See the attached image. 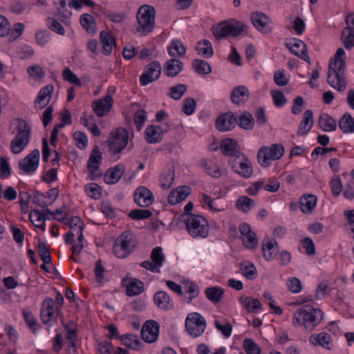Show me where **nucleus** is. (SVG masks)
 Returning a JSON list of instances; mask_svg holds the SVG:
<instances>
[{"label":"nucleus","instance_id":"1","mask_svg":"<svg viewBox=\"0 0 354 354\" xmlns=\"http://www.w3.org/2000/svg\"><path fill=\"white\" fill-rule=\"evenodd\" d=\"M344 54L342 48L337 50L334 60L330 61L327 76L328 83L339 92L345 91L347 85L345 75L346 62L341 58Z\"/></svg>","mask_w":354,"mask_h":354},{"label":"nucleus","instance_id":"2","mask_svg":"<svg viewBox=\"0 0 354 354\" xmlns=\"http://www.w3.org/2000/svg\"><path fill=\"white\" fill-rule=\"evenodd\" d=\"M323 316L324 313L319 308L305 306L294 313L293 324L304 326L306 330L312 331L322 322Z\"/></svg>","mask_w":354,"mask_h":354},{"label":"nucleus","instance_id":"3","mask_svg":"<svg viewBox=\"0 0 354 354\" xmlns=\"http://www.w3.org/2000/svg\"><path fill=\"white\" fill-rule=\"evenodd\" d=\"M247 31L248 26L236 19L223 21L212 28V32L218 40L227 37H238Z\"/></svg>","mask_w":354,"mask_h":354},{"label":"nucleus","instance_id":"4","mask_svg":"<svg viewBox=\"0 0 354 354\" xmlns=\"http://www.w3.org/2000/svg\"><path fill=\"white\" fill-rule=\"evenodd\" d=\"M185 227L193 238H206L209 234V225L205 218L199 214L189 215L184 218Z\"/></svg>","mask_w":354,"mask_h":354},{"label":"nucleus","instance_id":"5","mask_svg":"<svg viewBox=\"0 0 354 354\" xmlns=\"http://www.w3.org/2000/svg\"><path fill=\"white\" fill-rule=\"evenodd\" d=\"M155 9L153 6L143 5L140 7L137 12V21L138 26V32H142L143 35L151 32L155 24Z\"/></svg>","mask_w":354,"mask_h":354},{"label":"nucleus","instance_id":"6","mask_svg":"<svg viewBox=\"0 0 354 354\" xmlns=\"http://www.w3.org/2000/svg\"><path fill=\"white\" fill-rule=\"evenodd\" d=\"M30 127L24 120H21L15 137L10 142V150L17 154L23 151L30 142Z\"/></svg>","mask_w":354,"mask_h":354},{"label":"nucleus","instance_id":"7","mask_svg":"<svg viewBox=\"0 0 354 354\" xmlns=\"http://www.w3.org/2000/svg\"><path fill=\"white\" fill-rule=\"evenodd\" d=\"M129 140V133L124 128H118L112 131L107 140L109 148L114 153H120L127 145Z\"/></svg>","mask_w":354,"mask_h":354},{"label":"nucleus","instance_id":"8","mask_svg":"<svg viewBox=\"0 0 354 354\" xmlns=\"http://www.w3.org/2000/svg\"><path fill=\"white\" fill-rule=\"evenodd\" d=\"M205 328L206 322L201 315L198 313H192L187 315L185 320V328L192 337L201 336Z\"/></svg>","mask_w":354,"mask_h":354},{"label":"nucleus","instance_id":"9","mask_svg":"<svg viewBox=\"0 0 354 354\" xmlns=\"http://www.w3.org/2000/svg\"><path fill=\"white\" fill-rule=\"evenodd\" d=\"M251 19L253 26L264 34L272 32V20L270 17L262 12H254L251 15Z\"/></svg>","mask_w":354,"mask_h":354},{"label":"nucleus","instance_id":"10","mask_svg":"<svg viewBox=\"0 0 354 354\" xmlns=\"http://www.w3.org/2000/svg\"><path fill=\"white\" fill-rule=\"evenodd\" d=\"M161 74V66L157 61H153L148 64L145 72L140 77L141 85L146 86L150 82L157 80Z\"/></svg>","mask_w":354,"mask_h":354},{"label":"nucleus","instance_id":"11","mask_svg":"<svg viewBox=\"0 0 354 354\" xmlns=\"http://www.w3.org/2000/svg\"><path fill=\"white\" fill-rule=\"evenodd\" d=\"M39 151L34 149L26 157L19 161V167L26 174H30L35 171L39 165Z\"/></svg>","mask_w":354,"mask_h":354},{"label":"nucleus","instance_id":"12","mask_svg":"<svg viewBox=\"0 0 354 354\" xmlns=\"http://www.w3.org/2000/svg\"><path fill=\"white\" fill-rule=\"evenodd\" d=\"M159 334V324L153 320L147 321L142 326L141 337L142 339L148 343L156 342Z\"/></svg>","mask_w":354,"mask_h":354},{"label":"nucleus","instance_id":"13","mask_svg":"<svg viewBox=\"0 0 354 354\" xmlns=\"http://www.w3.org/2000/svg\"><path fill=\"white\" fill-rule=\"evenodd\" d=\"M134 201L138 206L146 207L153 202V195L148 188L140 186L134 192Z\"/></svg>","mask_w":354,"mask_h":354},{"label":"nucleus","instance_id":"14","mask_svg":"<svg viewBox=\"0 0 354 354\" xmlns=\"http://www.w3.org/2000/svg\"><path fill=\"white\" fill-rule=\"evenodd\" d=\"M59 309L58 306L55 307V301L51 297L46 298L41 308V319L44 324H49L54 317L55 312Z\"/></svg>","mask_w":354,"mask_h":354},{"label":"nucleus","instance_id":"15","mask_svg":"<svg viewBox=\"0 0 354 354\" xmlns=\"http://www.w3.org/2000/svg\"><path fill=\"white\" fill-rule=\"evenodd\" d=\"M286 45L292 54L304 59L308 64L310 63L306 45L303 41L299 39H293L292 41L286 44Z\"/></svg>","mask_w":354,"mask_h":354},{"label":"nucleus","instance_id":"16","mask_svg":"<svg viewBox=\"0 0 354 354\" xmlns=\"http://www.w3.org/2000/svg\"><path fill=\"white\" fill-rule=\"evenodd\" d=\"M239 159H241V160L238 162V166L236 165L235 161L233 162L232 166V169L243 178H250L253 173L252 163L243 153H242V156H241Z\"/></svg>","mask_w":354,"mask_h":354},{"label":"nucleus","instance_id":"17","mask_svg":"<svg viewBox=\"0 0 354 354\" xmlns=\"http://www.w3.org/2000/svg\"><path fill=\"white\" fill-rule=\"evenodd\" d=\"M237 122V117L232 112L219 116L216 122L218 131H226L232 129Z\"/></svg>","mask_w":354,"mask_h":354},{"label":"nucleus","instance_id":"18","mask_svg":"<svg viewBox=\"0 0 354 354\" xmlns=\"http://www.w3.org/2000/svg\"><path fill=\"white\" fill-rule=\"evenodd\" d=\"M239 231L242 236V241L248 248H254L258 243V240L254 232L251 230L250 226L247 223H242L239 227Z\"/></svg>","mask_w":354,"mask_h":354},{"label":"nucleus","instance_id":"19","mask_svg":"<svg viewBox=\"0 0 354 354\" xmlns=\"http://www.w3.org/2000/svg\"><path fill=\"white\" fill-rule=\"evenodd\" d=\"M221 150L223 154L226 156H233L236 158L242 156V153L237 149V142L234 139H224L221 142Z\"/></svg>","mask_w":354,"mask_h":354},{"label":"nucleus","instance_id":"20","mask_svg":"<svg viewBox=\"0 0 354 354\" xmlns=\"http://www.w3.org/2000/svg\"><path fill=\"white\" fill-rule=\"evenodd\" d=\"M191 193V188L188 186H181L172 190L168 196V203L176 205L184 201Z\"/></svg>","mask_w":354,"mask_h":354},{"label":"nucleus","instance_id":"21","mask_svg":"<svg viewBox=\"0 0 354 354\" xmlns=\"http://www.w3.org/2000/svg\"><path fill=\"white\" fill-rule=\"evenodd\" d=\"M113 98L111 95H106L102 100H97L94 102L93 111L99 117L104 116L109 112L113 105Z\"/></svg>","mask_w":354,"mask_h":354},{"label":"nucleus","instance_id":"22","mask_svg":"<svg viewBox=\"0 0 354 354\" xmlns=\"http://www.w3.org/2000/svg\"><path fill=\"white\" fill-rule=\"evenodd\" d=\"M230 97L234 104L240 105L244 104L249 99L250 93L245 86H239L232 91Z\"/></svg>","mask_w":354,"mask_h":354},{"label":"nucleus","instance_id":"23","mask_svg":"<svg viewBox=\"0 0 354 354\" xmlns=\"http://www.w3.org/2000/svg\"><path fill=\"white\" fill-rule=\"evenodd\" d=\"M153 300L158 308L168 310L173 307V302L169 295L165 291H158L155 293Z\"/></svg>","mask_w":354,"mask_h":354},{"label":"nucleus","instance_id":"24","mask_svg":"<svg viewBox=\"0 0 354 354\" xmlns=\"http://www.w3.org/2000/svg\"><path fill=\"white\" fill-rule=\"evenodd\" d=\"M309 341L314 346H321L328 350H331V336L326 333L322 332L318 335H311L309 337Z\"/></svg>","mask_w":354,"mask_h":354},{"label":"nucleus","instance_id":"25","mask_svg":"<svg viewBox=\"0 0 354 354\" xmlns=\"http://www.w3.org/2000/svg\"><path fill=\"white\" fill-rule=\"evenodd\" d=\"M100 39L102 45V51L105 55H109L115 46V39L113 35L108 31L102 30L100 35Z\"/></svg>","mask_w":354,"mask_h":354},{"label":"nucleus","instance_id":"26","mask_svg":"<svg viewBox=\"0 0 354 354\" xmlns=\"http://www.w3.org/2000/svg\"><path fill=\"white\" fill-rule=\"evenodd\" d=\"M162 131L159 126L149 125L145 129V140L148 143H157L162 140Z\"/></svg>","mask_w":354,"mask_h":354},{"label":"nucleus","instance_id":"27","mask_svg":"<svg viewBox=\"0 0 354 354\" xmlns=\"http://www.w3.org/2000/svg\"><path fill=\"white\" fill-rule=\"evenodd\" d=\"M183 64L178 59H169L165 65L164 72L168 77H175L178 75L183 70Z\"/></svg>","mask_w":354,"mask_h":354},{"label":"nucleus","instance_id":"28","mask_svg":"<svg viewBox=\"0 0 354 354\" xmlns=\"http://www.w3.org/2000/svg\"><path fill=\"white\" fill-rule=\"evenodd\" d=\"M124 173L122 165H116L113 168L109 169L104 176V182L106 184L112 185L116 183L122 177Z\"/></svg>","mask_w":354,"mask_h":354},{"label":"nucleus","instance_id":"29","mask_svg":"<svg viewBox=\"0 0 354 354\" xmlns=\"http://www.w3.org/2000/svg\"><path fill=\"white\" fill-rule=\"evenodd\" d=\"M300 209L304 214H310L317 204V197L313 194H305L300 198Z\"/></svg>","mask_w":354,"mask_h":354},{"label":"nucleus","instance_id":"30","mask_svg":"<svg viewBox=\"0 0 354 354\" xmlns=\"http://www.w3.org/2000/svg\"><path fill=\"white\" fill-rule=\"evenodd\" d=\"M313 125V115L311 110H306L304 113V118L299 124L297 134L299 136L306 134Z\"/></svg>","mask_w":354,"mask_h":354},{"label":"nucleus","instance_id":"31","mask_svg":"<svg viewBox=\"0 0 354 354\" xmlns=\"http://www.w3.org/2000/svg\"><path fill=\"white\" fill-rule=\"evenodd\" d=\"M239 301L249 313H254L257 310H261L262 308V305L258 299H253L247 296H241L239 297Z\"/></svg>","mask_w":354,"mask_h":354},{"label":"nucleus","instance_id":"32","mask_svg":"<svg viewBox=\"0 0 354 354\" xmlns=\"http://www.w3.org/2000/svg\"><path fill=\"white\" fill-rule=\"evenodd\" d=\"M54 87L48 84L41 89L35 100V104H40V109H43L50 102Z\"/></svg>","mask_w":354,"mask_h":354},{"label":"nucleus","instance_id":"33","mask_svg":"<svg viewBox=\"0 0 354 354\" xmlns=\"http://www.w3.org/2000/svg\"><path fill=\"white\" fill-rule=\"evenodd\" d=\"M319 127L324 131H333L337 129V123L328 114L320 115L318 120Z\"/></svg>","mask_w":354,"mask_h":354},{"label":"nucleus","instance_id":"34","mask_svg":"<svg viewBox=\"0 0 354 354\" xmlns=\"http://www.w3.org/2000/svg\"><path fill=\"white\" fill-rule=\"evenodd\" d=\"M200 166L205 169L206 172L214 178L221 177L222 172L214 160H201L199 162Z\"/></svg>","mask_w":354,"mask_h":354},{"label":"nucleus","instance_id":"35","mask_svg":"<svg viewBox=\"0 0 354 354\" xmlns=\"http://www.w3.org/2000/svg\"><path fill=\"white\" fill-rule=\"evenodd\" d=\"M339 127L345 133L354 132V118L350 113H346L341 117Z\"/></svg>","mask_w":354,"mask_h":354},{"label":"nucleus","instance_id":"36","mask_svg":"<svg viewBox=\"0 0 354 354\" xmlns=\"http://www.w3.org/2000/svg\"><path fill=\"white\" fill-rule=\"evenodd\" d=\"M262 252L263 257L270 261L273 259L278 252V245L276 241H269L262 244Z\"/></svg>","mask_w":354,"mask_h":354},{"label":"nucleus","instance_id":"37","mask_svg":"<svg viewBox=\"0 0 354 354\" xmlns=\"http://www.w3.org/2000/svg\"><path fill=\"white\" fill-rule=\"evenodd\" d=\"M236 124L242 129L250 130L254 126V120L250 113L245 111L237 117Z\"/></svg>","mask_w":354,"mask_h":354},{"label":"nucleus","instance_id":"38","mask_svg":"<svg viewBox=\"0 0 354 354\" xmlns=\"http://www.w3.org/2000/svg\"><path fill=\"white\" fill-rule=\"evenodd\" d=\"M145 290L144 283L139 279H133L126 287L128 296L132 297L141 294Z\"/></svg>","mask_w":354,"mask_h":354},{"label":"nucleus","instance_id":"39","mask_svg":"<svg viewBox=\"0 0 354 354\" xmlns=\"http://www.w3.org/2000/svg\"><path fill=\"white\" fill-rule=\"evenodd\" d=\"M195 50L198 54L201 55L204 58L212 57L214 55L212 44L207 39L198 42Z\"/></svg>","mask_w":354,"mask_h":354},{"label":"nucleus","instance_id":"40","mask_svg":"<svg viewBox=\"0 0 354 354\" xmlns=\"http://www.w3.org/2000/svg\"><path fill=\"white\" fill-rule=\"evenodd\" d=\"M168 53L171 57H182L186 53V48L180 41H173L168 47Z\"/></svg>","mask_w":354,"mask_h":354},{"label":"nucleus","instance_id":"41","mask_svg":"<svg viewBox=\"0 0 354 354\" xmlns=\"http://www.w3.org/2000/svg\"><path fill=\"white\" fill-rule=\"evenodd\" d=\"M192 67L198 74L207 75L212 71V68L209 64L207 62L200 59H196L192 62Z\"/></svg>","mask_w":354,"mask_h":354},{"label":"nucleus","instance_id":"42","mask_svg":"<svg viewBox=\"0 0 354 354\" xmlns=\"http://www.w3.org/2000/svg\"><path fill=\"white\" fill-rule=\"evenodd\" d=\"M205 292L207 298L213 303L219 302L224 294L223 290L219 287L207 288Z\"/></svg>","mask_w":354,"mask_h":354},{"label":"nucleus","instance_id":"43","mask_svg":"<svg viewBox=\"0 0 354 354\" xmlns=\"http://www.w3.org/2000/svg\"><path fill=\"white\" fill-rule=\"evenodd\" d=\"M29 218L31 223L37 228H41L45 230V218L46 216L39 210H31L30 212Z\"/></svg>","mask_w":354,"mask_h":354},{"label":"nucleus","instance_id":"44","mask_svg":"<svg viewBox=\"0 0 354 354\" xmlns=\"http://www.w3.org/2000/svg\"><path fill=\"white\" fill-rule=\"evenodd\" d=\"M257 159L262 167H266L271 164L273 159L270 158V153H268V147L264 146L259 149L257 153Z\"/></svg>","mask_w":354,"mask_h":354},{"label":"nucleus","instance_id":"45","mask_svg":"<svg viewBox=\"0 0 354 354\" xmlns=\"http://www.w3.org/2000/svg\"><path fill=\"white\" fill-rule=\"evenodd\" d=\"M241 269L243 275L250 280L254 279L257 277V271L252 263L246 262L241 264Z\"/></svg>","mask_w":354,"mask_h":354},{"label":"nucleus","instance_id":"46","mask_svg":"<svg viewBox=\"0 0 354 354\" xmlns=\"http://www.w3.org/2000/svg\"><path fill=\"white\" fill-rule=\"evenodd\" d=\"M120 339L124 345L133 349L138 348L140 344L138 337L131 334L124 335Z\"/></svg>","mask_w":354,"mask_h":354},{"label":"nucleus","instance_id":"47","mask_svg":"<svg viewBox=\"0 0 354 354\" xmlns=\"http://www.w3.org/2000/svg\"><path fill=\"white\" fill-rule=\"evenodd\" d=\"M80 24L88 32H95V23L93 17L89 14H84L80 17Z\"/></svg>","mask_w":354,"mask_h":354},{"label":"nucleus","instance_id":"48","mask_svg":"<svg viewBox=\"0 0 354 354\" xmlns=\"http://www.w3.org/2000/svg\"><path fill=\"white\" fill-rule=\"evenodd\" d=\"M268 153H270V158L273 160L280 159L284 153V147L281 144H273L270 147H268Z\"/></svg>","mask_w":354,"mask_h":354},{"label":"nucleus","instance_id":"49","mask_svg":"<svg viewBox=\"0 0 354 354\" xmlns=\"http://www.w3.org/2000/svg\"><path fill=\"white\" fill-rule=\"evenodd\" d=\"M353 31L349 30L348 28H344L342 32V41L346 49H350L354 46V35Z\"/></svg>","mask_w":354,"mask_h":354},{"label":"nucleus","instance_id":"50","mask_svg":"<svg viewBox=\"0 0 354 354\" xmlns=\"http://www.w3.org/2000/svg\"><path fill=\"white\" fill-rule=\"evenodd\" d=\"M174 179V171L172 170H168L162 174L160 178V186L163 189H169Z\"/></svg>","mask_w":354,"mask_h":354},{"label":"nucleus","instance_id":"51","mask_svg":"<svg viewBox=\"0 0 354 354\" xmlns=\"http://www.w3.org/2000/svg\"><path fill=\"white\" fill-rule=\"evenodd\" d=\"M151 259L158 268L162 266L165 260V256L162 253V248L157 246L152 250L151 253Z\"/></svg>","mask_w":354,"mask_h":354},{"label":"nucleus","instance_id":"52","mask_svg":"<svg viewBox=\"0 0 354 354\" xmlns=\"http://www.w3.org/2000/svg\"><path fill=\"white\" fill-rule=\"evenodd\" d=\"M38 253L41 259L45 264H49L51 263V256L49 251V248L46 244L44 242H40L38 244Z\"/></svg>","mask_w":354,"mask_h":354},{"label":"nucleus","instance_id":"53","mask_svg":"<svg viewBox=\"0 0 354 354\" xmlns=\"http://www.w3.org/2000/svg\"><path fill=\"white\" fill-rule=\"evenodd\" d=\"M187 86L185 84H178L175 86H172L169 88V96L175 100H178L181 98L183 95L187 91Z\"/></svg>","mask_w":354,"mask_h":354},{"label":"nucleus","instance_id":"54","mask_svg":"<svg viewBox=\"0 0 354 354\" xmlns=\"http://www.w3.org/2000/svg\"><path fill=\"white\" fill-rule=\"evenodd\" d=\"M152 216V212L149 209H136L129 213V216L134 220H142L149 218Z\"/></svg>","mask_w":354,"mask_h":354},{"label":"nucleus","instance_id":"55","mask_svg":"<svg viewBox=\"0 0 354 354\" xmlns=\"http://www.w3.org/2000/svg\"><path fill=\"white\" fill-rule=\"evenodd\" d=\"M132 234L129 232L122 233L119 237L117 238L115 242L118 243L121 247L127 250H131L130 248V243L132 241Z\"/></svg>","mask_w":354,"mask_h":354},{"label":"nucleus","instance_id":"56","mask_svg":"<svg viewBox=\"0 0 354 354\" xmlns=\"http://www.w3.org/2000/svg\"><path fill=\"white\" fill-rule=\"evenodd\" d=\"M243 348L247 354L261 353V348L252 339L247 338L243 341Z\"/></svg>","mask_w":354,"mask_h":354},{"label":"nucleus","instance_id":"57","mask_svg":"<svg viewBox=\"0 0 354 354\" xmlns=\"http://www.w3.org/2000/svg\"><path fill=\"white\" fill-rule=\"evenodd\" d=\"M133 120L136 129L138 131H140L147 120V115L145 110L142 109H138L134 113Z\"/></svg>","mask_w":354,"mask_h":354},{"label":"nucleus","instance_id":"58","mask_svg":"<svg viewBox=\"0 0 354 354\" xmlns=\"http://www.w3.org/2000/svg\"><path fill=\"white\" fill-rule=\"evenodd\" d=\"M254 202L252 199L248 196L239 197L237 202V207L242 210L243 212H248L250 207L254 205Z\"/></svg>","mask_w":354,"mask_h":354},{"label":"nucleus","instance_id":"59","mask_svg":"<svg viewBox=\"0 0 354 354\" xmlns=\"http://www.w3.org/2000/svg\"><path fill=\"white\" fill-rule=\"evenodd\" d=\"M62 76L65 81L74 84L75 85L78 86H82L81 81L69 68H66L63 70Z\"/></svg>","mask_w":354,"mask_h":354},{"label":"nucleus","instance_id":"60","mask_svg":"<svg viewBox=\"0 0 354 354\" xmlns=\"http://www.w3.org/2000/svg\"><path fill=\"white\" fill-rule=\"evenodd\" d=\"M88 196L94 199H98L101 196V187L95 183H90L85 187Z\"/></svg>","mask_w":354,"mask_h":354},{"label":"nucleus","instance_id":"61","mask_svg":"<svg viewBox=\"0 0 354 354\" xmlns=\"http://www.w3.org/2000/svg\"><path fill=\"white\" fill-rule=\"evenodd\" d=\"M32 201L33 203L41 207H46L50 205V203H48V200L47 199V196L39 191H36L35 192L32 198Z\"/></svg>","mask_w":354,"mask_h":354},{"label":"nucleus","instance_id":"62","mask_svg":"<svg viewBox=\"0 0 354 354\" xmlns=\"http://www.w3.org/2000/svg\"><path fill=\"white\" fill-rule=\"evenodd\" d=\"M185 292L189 295L188 302L190 303L192 300L198 296L199 293L198 287L192 281H187L185 284Z\"/></svg>","mask_w":354,"mask_h":354},{"label":"nucleus","instance_id":"63","mask_svg":"<svg viewBox=\"0 0 354 354\" xmlns=\"http://www.w3.org/2000/svg\"><path fill=\"white\" fill-rule=\"evenodd\" d=\"M48 22V27L53 30V32L60 35H63L65 33L64 28L62 26V25L56 19L48 18L47 19Z\"/></svg>","mask_w":354,"mask_h":354},{"label":"nucleus","instance_id":"64","mask_svg":"<svg viewBox=\"0 0 354 354\" xmlns=\"http://www.w3.org/2000/svg\"><path fill=\"white\" fill-rule=\"evenodd\" d=\"M196 102L194 98H192V97L186 98L184 100L183 111L187 115H190L194 112V111L196 109Z\"/></svg>","mask_w":354,"mask_h":354}]
</instances>
